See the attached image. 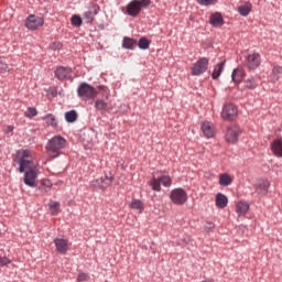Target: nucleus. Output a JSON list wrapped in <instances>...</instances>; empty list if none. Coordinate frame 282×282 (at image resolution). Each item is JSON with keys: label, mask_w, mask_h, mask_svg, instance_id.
Segmentation results:
<instances>
[{"label": "nucleus", "mask_w": 282, "mask_h": 282, "mask_svg": "<svg viewBox=\"0 0 282 282\" xmlns=\"http://www.w3.org/2000/svg\"><path fill=\"white\" fill-rule=\"evenodd\" d=\"M50 188H52V183H50V181H44L41 189L44 191V193H47V191H50Z\"/></svg>", "instance_id": "nucleus-40"}, {"label": "nucleus", "mask_w": 282, "mask_h": 282, "mask_svg": "<svg viewBox=\"0 0 282 282\" xmlns=\"http://www.w3.org/2000/svg\"><path fill=\"white\" fill-rule=\"evenodd\" d=\"M138 45V42L130 37H123L122 47L124 50H133Z\"/></svg>", "instance_id": "nucleus-25"}, {"label": "nucleus", "mask_w": 282, "mask_h": 282, "mask_svg": "<svg viewBox=\"0 0 282 282\" xmlns=\"http://www.w3.org/2000/svg\"><path fill=\"white\" fill-rule=\"evenodd\" d=\"M95 109H97V111H100V113H107V111L109 109V104H107L102 99H97L95 101Z\"/></svg>", "instance_id": "nucleus-20"}, {"label": "nucleus", "mask_w": 282, "mask_h": 282, "mask_svg": "<svg viewBox=\"0 0 282 282\" xmlns=\"http://www.w3.org/2000/svg\"><path fill=\"white\" fill-rule=\"evenodd\" d=\"M171 186V184H173V181L171 180V176L165 175V174H160L158 177H155V175L152 177V180L150 181V186L152 187V189H154L156 193H160V191H162V186Z\"/></svg>", "instance_id": "nucleus-5"}, {"label": "nucleus", "mask_w": 282, "mask_h": 282, "mask_svg": "<svg viewBox=\"0 0 282 282\" xmlns=\"http://www.w3.org/2000/svg\"><path fill=\"white\" fill-rule=\"evenodd\" d=\"M48 208L51 210V215H58L61 213V203L56 200H50Z\"/></svg>", "instance_id": "nucleus-24"}, {"label": "nucleus", "mask_w": 282, "mask_h": 282, "mask_svg": "<svg viewBox=\"0 0 282 282\" xmlns=\"http://www.w3.org/2000/svg\"><path fill=\"white\" fill-rule=\"evenodd\" d=\"M77 94L82 100H91L98 96V91L94 86L83 83L77 89Z\"/></svg>", "instance_id": "nucleus-4"}, {"label": "nucleus", "mask_w": 282, "mask_h": 282, "mask_svg": "<svg viewBox=\"0 0 282 282\" xmlns=\"http://www.w3.org/2000/svg\"><path fill=\"white\" fill-rule=\"evenodd\" d=\"M54 243L59 254H67V250H69V240L64 238H55Z\"/></svg>", "instance_id": "nucleus-12"}, {"label": "nucleus", "mask_w": 282, "mask_h": 282, "mask_svg": "<svg viewBox=\"0 0 282 282\" xmlns=\"http://www.w3.org/2000/svg\"><path fill=\"white\" fill-rule=\"evenodd\" d=\"M148 6H151V0H132L128 3L126 13L129 17H138L142 12V8H147Z\"/></svg>", "instance_id": "nucleus-3"}, {"label": "nucleus", "mask_w": 282, "mask_h": 282, "mask_svg": "<svg viewBox=\"0 0 282 282\" xmlns=\"http://www.w3.org/2000/svg\"><path fill=\"white\" fill-rule=\"evenodd\" d=\"M24 25L26 30H30L31 32H34L41 28H43V25H45V19H43V17L36 15V14H30L25 21H24Z\"/></svg>", "instance_id": "nucleus-6"}, {"label": "nucleus", "mask_w": 282, "mask_h": 282, "mask_svg": "<svg viewBox=\"0 0 282 282\" xmlns=\"http://www.w3.org/2000/svg\"><path fill=\"white\" fill-rule=\"evenodd\" d=\"M245 87L247 89H257V82L254 80V77H249L246 82H245Z\"/></svg>", "instance_id": "nucleus-34"}, {"label": "nucleus", "mask_w": 282, "mask_h": 282, "mask_svg": "<svg viewBox=\"0 0 282 282\" xmlns=\"http://www.w3.org/2000/svg\"><path fill=\"white\" fill-rule=\"evenodd\" d=\"M14 162L19 164V173H24L23 182L31 188H36L39 177V165L34 162V154L30 150H19Z\"/></svg>", "instance_id": "nucleus-1"}, {"label": "nucleus", "mask_w": 282, "mask_h": 282, "mask_svg": "<svg viewBox=\"0 0 282 282\" xmlns=\"http://www.w3.org/2000/svg\"><path fill=\"white\" fill-rule=\"evenodd\" d=\"M271 151L276 158H282V139H278L271 143Z\"/></svg>", "instance_id": "nucleus-17"}, {"label": "nucleus", "mask_w": 282, "mask_h": 282, "mask_svg": "<svg viewBox=\"0 0 282 282\" xmlns=\"http://www.w3.org/2000/svg\"><path fill=\"white\" fill-rule=\"evenodd\" d=\"M282 75V67L274 66L271 74V79L274 82L279 80L280 76Z\"/></svg>", "instance_id": "nucleus-31"}, {"label": "nucleus", "mask_w": 282, "mask_h": 282, "mask_svg": "<svg viewBox=\"0 0 282 282\" xmlns=\"http://www.w3.org/2000/svg\"><path fill=\"white\" fill-rule=\"evenodd\" d=\"M13 131H14V127H12V126H7L4 128V133H7L8 135H10V134L12 135Z\"/></svg>", "instance_id": "nucleus-41"}, {"label": "nucleus", "mask_w": 282, "mask_h": 282, "mask_svg": "<svg viewBox=\"0 0 282 282\" xmlns=\"http://www.w3.org/2000/svg\"><path fill=\"white\" fill-rule=\"evenodd\" d=\"M246 78V70L243 68H235L231 74V79L234 83H241Z\"/></svg>", "instance_id": "nucleus-18"}, {"label": "nucleus", "mask_w": 282, "mask_h": 282, "mask_svg": "<svg viewBox=\"0 0 282 282\" xmlns=\"http://www.w3.org/2000/svg\"><path fill=\"white\" fill-rule=\"evenodd\" d=\"M39 115V111L34 107H29L24 112L25 118H34Z\"/></svg>", "instance_id": "nucleus-36"}, {"label": "nucleus", "mask_w": 282, "mask_h": 282, "mask_svg": "<svg viewBox=\"0 0 282 282\" xmlns=\"http://www.w3.org/2000/svg\"><path fill=\"white\" fill-rule=\"evenodd\" d=\"M199 6H213V3H217V0H197Z\"/></svg>", "instance_id": "nucleus-38"}, {"label": "nucleus", "mask_w": 282, "mask_h": 282, "mask_svg": "<svg viewBox=\"0 0 282 282\" xmlns=\"http://www.w3.org/2000/svg\"><path fill=\"white\" fill-rule=\"evenodd\" d=\"M65 120L69 123L76 122V120H78V112H76V110L65 112Z\"/></svg>", "instance_id": "nucleus-28"}, {"label": "nucleus", "mask_w": 282, "mask_h": 282, "mask_svg": "<svg viewBox=\"0 0 282 282\" xmlns=\"http://www.w3.org/2000/svg\"><path fill=\"white\" fill-rule=\"evenodd\" d=\"M94 188H107L109 183L105 178L100 177L91 182Z\"/></svg>", "instance_id": "nucleus-29"}, {"label": "nucleus", "mask_w": 282, "mask_h": 282, "mask_svg": "<svg viewBox=\"0 0 282 282\" xmlns=\"http://www.w3.org/2000/svg\"><path fill=\"white\" fill-rule=\"evenodd\" d=\"M8 263H10V260L6 257L0 256V268L1 265H8Z\"/></svg>", "instance_id": "nucleus-42"}, {"label": "nucleus", "mask_w": 282, "mask_h": 282, "mask_svg": "<svg viewBox=\"0 0 282 282\" xmlns=\"http://www.w3.org/2000/svg\"><path fill=\"white\" fill-rule=\"evenodd\" d=\"M43 120L45 121V123L47 124V127H57V122H56V117H54V115L48 113L45 117H43Z\"/></svg>", "instance_id": "nucleus-30"}, {"label": "nucleus", "mask_w": 282, "mask_h": 282, "mask_svg": "<svg viewBox=\"0 0 282 282\" xmlns=\"http://www.w3.org/2000/svg\"><path fill=\"white\" fill-rule=\"evenodd\" d=\"M209 23L213 25V28H221V25H224V18L221 17V13L216 12L212 14Z\"/></svg>", "instance_id": "nucleus-15"}, {"label": "nucleus", "mask_w": 282, "mask_h": 282, "mask_svg": "<svg viewBox=\"0 0 282 282\" xmlns=\"http://www.w3.org/2000/svg\"><path fill=\"white\" fill-rule=\"evenodd\" d=\"M200 129L205 138H215V124H213V122H203Z\"/></svg>", "instance_id": "nucleus-14"}, {"label": "nucleus", "mask_w": 282, "mask_h": 282, "mask_svg": "<svg viewBox=\"0 0 282 282\" xmlns=\"http://www.w3.org/2000/svg\"><path fill=\"white\" fill-rule=\"evenodd\" d=\"M150 45H151V42H149L147 37H141L139 40L138 46L140 50H149Z\"/></svg>", "instance_id": "nucleus-33"}, {"label": "nucleus", "mask_w": 282, "mask_h": 282, "mask_svg": "<svg viewBox=\"0 0 282 282\" xmlns=\"http://www.w3.org/2000/svg\"><path fill=\"white\" fill-rule=\"evenodd\" d=\"M206 230H213V228H215V224L213 223H207L205 226Z\"/></svg>", "instance_id": "nucleus-44"}, {"label": "nucleus", "mask_w": 282, "mask_h": 282, "mask_svg": "<svg viewBox=\"0 0 282 282\" xmlns=\"http://www.w3.org/2000/svg\"><path fill=\"white\" fill-rule=\"evenodd\" d=\"M268 188H270V182H268V180L259 181L257 192L260 193V195H265L268 193Z\"/></svg>", "instance_id": "nucleus-21"}, {"label": "nucleus", "mask_w": 282, "mask_h": 282, "mask_svg": "<svg viewBox=\"0 0 282 282\" xmlns=\"http://www.w3.org/2000/svg\"><path fill=\"white\" fill-rule=\"evenodd\" d=\"M239 135H241V129L239 126L228 127L225 134L226 142L229 144H236V142L239 140Z\"/></svg>", "instance_id": "nucleus-8"}, {"label": "nucleus", "mask_w": 282, "mask_h": 282, "mask_svg": "<svg viewBox=\"0 0 282 282\" xmlns=\"http://www.w3.org/2000/svg\"><path fill=\"white\" fill-rule=\"evenodd\" d=\"M170 199L175 206H184L188 202V194L183 188H174L170 194Z\"/></svg>", "instance_id": "nucleus-7"}, {"label": "nucleus", "mask_w": 282, "mask_h": 282, "mask_svg": "<svg viewBox=\"0 0 282 282\" xmlns=\"http://www.w3.org/2000/svg\"><path fill=\"white\" fill-rule=\"evenodd\" d=\"M224 120H235L237 118V106L232 104H225L221 111Z\"/></svg>", "instance_id": "nucleus-10"}, {"label": "nucleus", "mask_w": 282, "mask_h": 282, "mask_svg": "<svg viewBox=\"0 0 282 282\" xmlns=\"http://www.w3.org/2000/svg\"><path fill=\"white\" fill-rule=\"evenodd\" d=\"M250 210V205L247 202H239L236 204V212L238 215H246Z\"/></svg>", "instance_id": "nucleus-22"}, {"label": "nucleus", "mask_w": 282, "mask_h": 282, "mask_svg": "<svg viewBox=\"0 0 282 282\" xmlns=\"http://www.w3.org/2000/svg\"><path fill=\"white\" fill-rule=\"evenodd\" d=\"M55 77L58 80H65L72 78V68L65 66H58L55 70Z\"/></svg>", "instance_id": "nucleus-13"}, {"label": "nucleus", "mask_w": 282, "mask_h": 282, "mask_svg": "<svg viewBox=\"0 0 282 282\" xmlns=\"http://www.w3.org/2000/svg\"><path fill=\"white\" fill-rule=\"evenodd\" d=\"M98 12H100V7H98V4H94L88 11L85 12L84 17L88 23H91Z\"/></svg>", "instance_id": "nucleus-16"}, {"label": "nucleus", "mask_w": 282, "mask_h": 282, "mask_svg": "<svg viewBox=\"0 0 282 282\" xmlns=\"http://www.w3.org/2000/svg\"><path fill=\"white\" fill-rule=\"evenodd\" d=\"M261 65V55L259 53H251L247 56V67L249 69H257Z\"/></svg>", "instance_id": "nucleus-11"}, {"label": "nucleus", "mask_w": 282, "mask_h": 282, "mask_svg": "<svg viewBox=\"0 0 282 282\" xmlns=\"http://www.w3.org/2000/svg\"><path fill=\"white\" fill-rule=\"evenodd\" d=\"M202 282H215L214 279H207V280H203Z\"/></svg>", "instance_id": "nucleus-45"}, {"label": "nucleus", "mask_w": 282, "mask_h": 282, "mask_svg": "<svg viewBox=\"0 0 282 282\" xmlns=\"http://www.w3.org/2000/svg\"><path fill=\"white\" fill-rule=\"evenodd\" d=\"M130 206L133 208V210H140V213L144 210V203H142L140 199H133Z\"/></svg>", "instance_id": "nucleus-32"}, {"label": "nucleus", "mask_w": 282, "mask_h": 282, "mask_svg": "<svg viewBox=\"0 0 282 282\" xmlns=\"http://www.w3.org/2000/svg\"><path fill=\"white\" fill-rule=\"evenodd\" d=\"M106 184H109L111 186V182H113V176L111 174L105 176Z\"/></svg>", "instance_id": "nucleus-43"}, {"label": "nucleus", "mask_w": 282, "mask_h": 282, "mask_svg": "<svg viewBox=\"0 0 282 282\" xmlns=\"http://www.w3.org/2000/svg\"><path fill=\"white\" fill-rule=\"evenodd\" d=\"M67 141L61 135L53 137L46 144V153L50 158H58L61 150L65 149Z\"/></svg>", "instance_id": "nucleus-2"}, {"label": "nucleus", "mask_w": 282, "mask_h": 282, "mask_svg": "<svg viewBox=\"0 0 282 282\" xmlns=\"http://www.w3.org/2000/svg\"><path fill=\"white\" fill-rule=\"evenodd\" d=\"M219 184L220 186H230V184H232V176H230L228 173L220 174Z\"/></svg>", "instance_id": "nucleus-23"}, {"label": "nucleus", "mask_w": 282, "mask_h": 282, "mask_svg": "<svg viewBox=\"0 0 282 282\" xmlns=\"http://www.w3.org/2000/svg\"><path fill=\"white\" fill-rule=\"evenodd\" d=\"M0 72L2 74H6V72H10V67L6 62H3V59H0Z\"/></svg>", "instance_id": "nucleus-37"}, {"label": "nucleus", "mask_w": 282, "mask_h": 282, "mask_svg": "<svg viewBox=\"0 0 282 282\" xmlns=\"http://www.w3.org/2000/svg\"><path fill=\"white\" fill-rule=\"evenodd\" d=\"M208 69V58L202 57L192 67V76H202Z\"/></svg>", "instance_id": "nucleus-9"}, {"label": "nucleus", "mask_w": 282, "mask_h": 282, "mask_svg": "<svg viewBox=\"0 0 282 282\" xmlns=\"http://www.w3.org/2000/svg\"><path fill=\"white\" fill-rule=\"evenodd\" d=\"M216 206L220 209L226 208L228 206V197L223 193L216 194Z\"/></svg>", "instance_id": "nucleus-19"}, {"label": "nucleus", "mask_w": 282, "mask_h": 282, "mask_svg": "<svg viewBox=\"0 0 282 282\" xmlns=\"http://www.w3.org/2000/svg\"><path fill=\"white\" fill-rule=\"evenodd\" d=\"M251 11H252V4L248 2L238 8V12L239 14H241V17H248Z\"/></svg>", "instance_id": "nucleus-27"}, {"label": "nucleus", "mask_w": 282, "mask_h": 282, "mask_svg": "<svg viewBox=\"0 0 282 282\" xmlns=\"http://www.w3.org/2000/svg\"><path fill=\"white\" fill-rule=\"evenodd\" d=\"M224 65H226V63L221 62L215 66L213 74H212V78H214V80H217V78H219V76H221V73L224 72Z\"/></svg>", "instance_id": "nucleus-26"}, {"label": "nucleus", "mask_w": 282, "mask_h": 282, "mask_svg": "<svg viewBox=\"0 0 282 282\" xmlns=\"http://www.w3.org/2000/svg\"><path fill=\"white\" fill-rule=\"evenodd\" d=\"M70 22L75 28H80L83 25V18L79 15H73Z\"/></svg>", "instance_id": "nucleus-35"}, {"label": "nucleus", "mask_w": 282, "mask_h": 282, "mask_svg": "<svg viewBox=\"0 0 282 282\" xmlns=\"http://www.w3.org/2000/svg\"><path fill=\"white\" fill-rule=\"evenodd\" d=\"M77 281L79 282H87L89 281V274L87 273H79L77 276Z\"/></svg>", "instance_id": "nucleus-39"}]
</instances>
